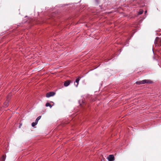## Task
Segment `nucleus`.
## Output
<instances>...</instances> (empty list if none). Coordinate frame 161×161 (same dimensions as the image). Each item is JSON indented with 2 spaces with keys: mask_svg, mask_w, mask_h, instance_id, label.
<instances>
[{
  "mask_svg": "<svg viewBox=\"0 0 161 161\" xmlns=\"http://www.w3.org/2000/svg\"><path fill=\"white\" fill-rule=\"evenodd\" d=\"M152 83L153 81L150 80H142L136 81V84L137 85H140L145 83L151 84Z\"/></svg>",
  "mask_w": 161,
  "mask_h": 161,
  "instance_id": "obj_1",
  "label": "nucleus"
},
{
  "mask_svg": "<svg viewBox=\"0 0 161 161\" xmlns=\"http://www.w3.org/2000/svg\"><path fill=\"white\" fill-rule=\"evenodd\" d=\"M154 44L156 46H161V38L157 37L154 41Z\"/></svg>",
  "mask_w": 161,
  "mask_h": 161,
  "instance_id": "obj_2",
  "label": "nucleus"
},
{
  "mask_svg": "<svg viewBox=\"0 0 161 161\" xmlns=\"http://www.w3.org/2000/svg\"><path fill=\"white\" fill-rule=\"evenodd\" d=\"M55 94V93L54 92H50L47 93L46 94V97H50L53 96Z\"/></svg>",
  "mask_w": 161,
  "mask_h": 161,
  "instance_id": "obj_3",
  "label": "nucleus"
},
{
  "mask_svg": "<svg viewBox=\"0 0 161 161\" xmlns=\"http://www.w3.org/2000/svg\"><path fill=\"white\" fill-rule=\"evenodd\" d=\"M80 79L81 77L78 76L76 79L75 82H74V85L76 87H77L79 84V82Z\"/></svg>",
  "mask_w": 161,
  "mask_h": 161,
  "instance_id": "obj_4",
  "label": "nucleus"
},
{
  "mask_svg": "<svg viewBox=\"0 0 161 161\" xmlns=\"http://www.w3.org/2000/svg\"><path fill=\"white\" fill-rule=\"evenodd\" d=\"M108 161H114V156L113 155H110L108 157Z\"/></svg>",
  "mask_w": 161,
  "mask_h": 161,
  "instance_id": "obj_5",
  "label": "nucleus"
},
{
  "mask_svg": "<svg viewBox=\"0 0 161 161\" xmlns=\"http://www.w3.org/2000/svg\"><path fill=\"white\" fill-rule=\"evenodd\" d=\"M70 83V81L69 80H68L65 81L64 83V86H67Z\"/></svg>",
  "mask_w": 161,
  "mask_h": 161,
  "instance_id": "obj_6",
  "label": "nucleus"
},
{
  "mask_svg": "<svg viewBox=\"0 0 161 161\" xmlns=\"http://www.w3.org/2000/svg\"><path fill=\"white\" fill-rule=\"evenodd\" d=\"M53 105H51L49 103H46V106L47 107H50V108H51L52 106H53Z\"/></svg>",
  "mask_w": 161,
  "mask_h": 161,
  "instance_id": "obj_7",
  "label": "nucleus"
},
{
  "mask_svg": "<svg viewBox=\"0 0 161 161\" xmlns=\"http://www.w3.org/2000/svg\"><path fill=\"white\" fill-rule=\"evenodd\" d=\"M5 157L4 155H3L2 157L0 159V160H1V161H5Z\"/></svg>",
  "mask_w": 161,
  "mask_h": 161,
  "instance_id": "obj_8",
  "label": "nucleus"
},
{
  "mask_svg": "<svg viewBox=\"0 0 161 161\" xmlns=\"http://www.w3.org/2000/svg\"><path fill=\"white\" fill-rule=\"evenodd\" d=\"M143 11L142 9H141L139 11V12L138 13V14L139 15H141V14H142L143 13Z\"/></svg>",
  "mask_w": 161,
  "mask_h": 161,
  "instance_id": "obj_9",
  "label": "nucleus"
},
{
  "mask_svg": "<svg viewBox=\"0 0 161 161\" xmlns=\"http://www.w3.org/2000/svg\"><path fill=\"white\" fill-rule=\"evenodd\" d=\"M37 123L36 121L35 122H33L31 124V125L32 127H34L37 124Z\"/></svg>",
  "mask_w": 161,
  "mask_h": 161,
  "instance_id": "obj_10",
  "label": "nucleus"
},
{
  "mask_svg": "<svg viewBox=\"0 0 161 161\" xmlns=\"http://www.w3.org/2000/svg\"><path fill=\"white\" fill-rule=\"evenodd\" d=\"M41 116H38L36 119L35 121L36 122H37V123H38V120L41 119Z\"/></svg>",
  "mask_w": 161,
  "mask_h": 161,
  "instance_id": "obj_11",
  "label": "nucleus"
},
{
  "mask_svg": "<svg viewBox=\"0 0 161 161\" xmlns=\"http://www.w3.org/2000/svg\"><path fill=\"white\" fill-rule=\"evenodd\" d=\"M4 105H6V106H8V103H4Z\"/></svg>",
  "mask_w": 161,
  "mask_h": 161,
  "instance_id": "obj_12",
  "label": "nucleus"
},
{
  "mask_svg": "<svg viewBox=\"0 0 161 161\" xmlns=\"http://www.w3.org/2000/svg\"><path fill=\"white\" fill-rule=\"evenodd\" d=\"M147 11H145V13H147Z\"/></svg>",
  "mask_w": 161,
  "mask_h": 161,
  "instance_id": "obj_13",
  "label": "nucleus"
},
{
  "mask_svg": "<svg viewBox=\"0 0 161 161\" xmlns=\"http://www.w3.org/2000/svg\"><path fill=\"white\" fill-rule=\"evenodd\" d=\"M83 104H84V102H83Z\"/></svg>",
  "mask_w": 161,
  "mask_h": 161,
  "instance_id": "obj_14",
  "label": "nucleus"
}]
</instances>
